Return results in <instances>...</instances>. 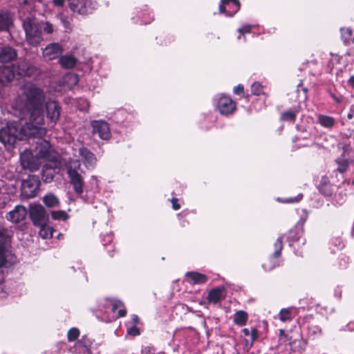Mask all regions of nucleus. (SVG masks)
<instances>
[{
    "mask_svg": "<svg viewBox=\"0 0 354 354\" xmlns=\"http://www.w3.org/2000/svg\"><path fill=\"white\" fill-rule=\"evenodd\" d=\"M46 97L44 90L33 83L23 86L21 95L13 104L14 114L20 120L28 119L23 124L13 121L0 129V142L12 147L17 140L34 136L41 138L47 131L45 127L44 104Z\"/></svg>",
    "mask_w": 354,
    "mask_h": 354,
    "instance_id": "1",
    "label": "nucleus"
},
{
    "mask_svg": "<svg viewBox=\"0 0 354 354\" xmlns=\"http://www.w3.org/2000/svg\"><path fill=\"white\" fill-rule=\"evenodd\" d=\"M64 166L70 183L72 185L75 194L84 202L93 203L94 200L93 195H89L88 191H86L85 195L83 194L84 178L82 175L83 171L81 169L80 160L69 158L65 162Z\"/></svg>",
    "mask_w": 354,
    "mask_h": 354,
    "instance_id": "2",
    "label": "nucleus"
},
{
    "mask_svg": "<svg viewBox=\"0 0 354 354\" xmlns=\"http://www.w3.org/2000/svg\"><path fill=\"white\" fill-rule=\"evenodd\" d=\"M24 30L26 33V39L28 44L37 46L43 40V34L36 17L29 14L28 16H19Z\"/></svg>",
    "mask_w": 354,
    "mask_h": 354,
    "instance_id": "3",
    "label": "nucleus"
},
{
    "mask_svg": "<svg viewBox=\"0 0 354 354\" xmlns=\"http://www.w3.org/2000/svg\"><path fill=\"white\" fill-rule=\"evenodd\" d=\"M98 310L104 314V319L106 322L124 317L127 313L124 305L120 301L108 298L100 303Z\"/></svg>",
    "mask_w": 354,
    "mask_h": 354,
    "instance_id": "4",
    "label": "nucleus"
},
{
    "mask_svg": "<svg viewBox=\"0 0 354 354\" xmlns=\"http://www.w3.org/2000/svg\"><path fill=\"white\" fill-rule=\"evenodd\" d=\"M36 157L41 161L48 160L53 165V167H57L59 162V156L53 149L49 142L46 140H41L37 147L35 151Z\"/></svg>",
    "mask_w": 354,
    "mask_h": 354,
    "instance_id": "5",
    "label": "nucleus"
},
{
    "mask_svg": "<svg viewBox=\"0 0 354 354\" xmlns=\"http://www.w3.org/2000/svg\"><path fill=\"white\" fill-rule=\"evenodd\" d=\"M68 5L74 13L86 15L97 8V3L95 0H68Z\"/></svg>",
    "mask_w": 354,
    "mask_h": 354,
    "instance_id": "6",
    "label": "nucleus"
},
{
    "mask_svg": "<svg viewBox=\"0 0 354 354\" xmlns=\"http://www.w3.org/2000/svg\"><path fill=\"white\" fill-rule=\"evenodd\" d=\"M16 262V257L8 249L5 237V231L0 227V270L3 266L9 267Z\"/></svg>",
    "mask_w": 354,
    "mask_h": 354,
    "instance_id": "7",
    "label": "nucleus"
},
{
    "mask_svg": "<svg viewBox=\"0 0 354 354\" xmlns=\"http://www.w3.org/2000/svg\"><path fill=\"white\" fill-rule=\"evenodd\" d=\"M40 180L37 176H29L27 179L24 180L21 183V196L24 198L35 197L39 191Z\"/></svg>",
    "mask_w": 354,
    "mask_h": 354,
    "instance_id": "8",
    "label": "nucleus"
},
{
    "mask_svg": "<svg viewBox=\"0 0 354 354\" xmlns=\"http://www.w3.org/2000/svg\"><path fill=\"white\" fill-rule=\"evenodd\" d=\"M214 102L221 115H228L236 109L235 102L228 96L220 94L214 97Z\"/></svg>",
    "mask_w": 354,
    "mask_h": 354,
    "instance_id": "9",
    "label": "nucleus"
},
{
    "mask_svg": "<svg viewBox=\"0 0 354 354\" xmlns=\"http://www.w3.org/2000/svg\"><path fill=\"white\" fill-rule=\"evenodd\" d=\"M44 108L46 111L47 125L48 127H53L60 117L61 106L56 101L45 102Z\"/></svg>",
    "mask_w": 354,
    "mask_h": 354,
    "instance_id": "10",
    "label": "nucleus"
},
{
    "mask_svg": "<svg viewBox=\"0 0 354 354\" xmlns=\"http://www.w3.org/2000/svg\"><path fill=\"white\" fill-rule=\"evenodd\" d=\"M274 251L272 257L262 265L266 271H270L276 267L279 266L280 260L279 257L283 248V237L279 236L274 244Z\"/></svg>",
    "mask_w": 354,
    "mask_h": 354,
    "instance_id": "11",
    "label": "nucleus"
},
{
    "mask_svg": "<svg viewBox=\"0 0 354 354\" xmlns=\"http://www.w3.org/2000/svg\"><path fill=\"white\" fill-rule=\"evenodd\" d=\"M20 162L24 169L31 171L37 170L41 165V161L28 149H25L20 153Z\"/></svg>",
    "mask_w": 354,
    "mask_h": 354,
    "instance_id": "12",
    "label": "nucleus"
},
{
    "mask_svg": "<svg viewBox=\"0 0 354 354\" xmlns=\"http://www.w3.org/2000/svg\"><path fill=\"white\" fill-rule=\"evenodd\" d=\"M30 216L35 225L39 226L46 224L48 220V216L44 207L39 204L30 206Z\"/></svg>",
    "mask_w": 354,
    "mask_h": 354,
    "instance_id": "13",
    "label": "nucleus"
},
{
    "mask_svg": "<svg viewBox=\"0 0 354 354\" xmlns=\"http://www.w3.org/2000/svg\"><path fill=\"white\" fill-rule=\"evenodd\" d=\"M93 132L97 133L102 140H107L111 138L110 128L107 122L103 120H93L91 122Z\"/></svg>",
    "mask_w": 354,
    "mask_h": 354,
    "instance_id": "14",
    "label": "nucleus"
},
{
    "mask_svg": "<svg viewBox=\"0 0 354 354\" xmlns=\"http://www.w3.org/2000/svg\"><path fill=\"white\" fill-rule=\"evenodd\" d=\"M63 47L59 43H51L42 49V55L46 60H53L62 54Z\"/></svg>",
    "mask_w": 354,
    "mask_h": 354,
    "instance_id": "15",
    "label": "nucleus"
},
{
    "mask_svg": "<svg viewBox=\"0 0 354 354\" xmlns=\"http://www.w3.org/2000/svg\"><path fill=\"white\" fill-rule=\"evenodd\" d=\"M78 155L87 169H93L95 167L97 158L89 149L84 147H80L78 149Z\"/></svg>",
    "mask_w": 354,
    "mask_h": 354,
    "instance_id": "16",
    "label": "nucleus"
},
{
    "mask_svg": "<svg viewBox=\"0 0 354 354\" xmlns=\"http://www.w3.org/2000/svg\"><path fill=\"white\" fill-rule=\"evenodd\" d=\"M240 6L239 0H221L219 10L221 12L225 13L226 16L232 17L238 12Z\"/></svg>",
    "mask_w": 354,
    "mask_h": 354,
    "instance_id": "17",
    "label": "nucleus"
},
{
    "mask_svg": "<svg viewBox=\"0 0 354 354\" xmlns=\"http://www.w3.org/2000/svg\"><path fill=\"white\" fill-rule=\"evenodd\" d=\"M17 58V52L9 45L0 44V62L7 63Z\"/></svg>",
    "mask_w": 354,
    "mask_h": 354,
    "instance_id": "18",
    "label": "nucleus"
},
{
    "mask_svg": "<svg viewBox=\"0 0 354 354\" xmlns=\"http://www.w3.org/2000/svg\"><path fill=\"white\" fill-rule=\"evenodd\" d=\"M27 213V209L24 206L17 205L14 209L8 213L6 218L12 223H18L25 219Z\"/></svg>",
    "mask_w": 354,
    "mask_h": 354,
    "instance_id": "19",
    "label": "nucleus"
},
{
    "mask_svg": "<svg viewBox=\"0 0 354 354\" xmlns=\"http://www.w3.org/2000/svg\"><path fill=\"white\" fill-rule=\"evenodd\" d=\"M15 66H1L0 67V85L4 86L10 82L15 77Z\"/></svg>",
    "mask_w": 354,
    "mask_h": 354,
    "instance_id": "20",
    "label": "nucleus"
},
{
    "mask_svg": "<svg viewBox=\"0 0 354 354\" xmlns=\"http://www.w3.org/2000/svg\"><path fill=\"white\" fill-rule=\"evenodd\" d=\"M224 290L223 287H217L211 290L207 297L208 302L216 304L221 301L225 297Z\"/></svg>",
    "mask_w": 354,
    "mask_h": 354,
    "instance_id": "21",
    "label": "nucleus"
},
{
    "mask_svg": "<svg viewBox=\"0 0 354 354\" xmlns=\"http://www.w3.org/2000/svg\"><path fill=\"white\" fill-rule=\"evenodd\" d=\"M319 191L326 196H330L335 192L337 187L329 183L328 178H322L320 184L318 186Z\"/></svg>",
    "mask_w": 354,
    "mask_h": 354,
    "instance_id": "22",
    "label": "nucleus"
},
{
    "mask_svg": "<svg viewBox=\"0 0 354 354\" xmlns=\"http://www.w3.org/2000/svg\"><path fill=\"white\" fill-rule=\"evenodd\" d=\"M186 279L187 282L191 284H203L207 281L206 275L197 272H187Z\"/></svg>",
    "mask_w": 354,
    "mask_h": 354,
    "instance_id": "23",
    "label": "nucleus"
},
{
    "mask_svg": "<svg viewBox=\"0 0 354 354\" xmlns=\"http://www.w3.org/2000/svg\"><path fill=\"white\" fill-rule=\"evenodd\" d=\"M59 63L63 68H73L77 63V59L72 55H64L59 57Z\"/></svg>",
    "mask_w": 354,
    "mask_h": 354,
    "instance_id": "24",
    "label": "nucleus"
},
{
    "mask_svg": "<svg viewBox=\"0 0 354 354\" xmlns=\"http://www.w3.org/2000/svg\"><path fill=\"white\" fill-rule=\"evenodd\" d=\"M317 122L324 128L331 129L335 124V119L331 116L319 114L317 115Z\"/></svg>",
    "mask_w": 354,
    "mask_h": 354,
    "instance_id": "25",
    "label": "nucleus"
},
{
    "mask_svg": "<svg viewBox=\"0 0 354 354\" xmlns=\"http://www.w3.org/2000/svg\"><path fill=\"white\" fill-rule=\"evenodd\" d=\"M78 77L74 73H66L62 79L61 83L67 89H71L78 83Z\"/></svg>",
    "mask_w": 354,
    "mask_h": 354,
    "instance_id": "26",
    "label": "nucleus"
},
{
    "mask_svg": "<svg viewBox=\"0 0 354 354\" xmlns=\"http://www.w3.org/2000/svg\"><path fill=\"white\" fill-rule=\"evenodd\" d=\"M248 319V315L246 312L243 310H238L234 315L233 322L239 326L245 325Z\"/></svg>",
    "mask_w": 354,
    "mask_h": 354,
    "instance_id": "27",
    "label": "nucleus"
},
{
    "mask_svg": "<svg viewBox=\"0 0 354 354\" xmlns=\"http://www.w3.org/2000/svg\"><path fill=\"white\" fill-rule=\"evenodd\" d=\"M138 17L140 18V23L147 24H149L153 19V16L147 9H144L140 12H138ZM135 23H139L138 20L135 21Z\"/></svg>",
    "mask_w": 354,
    "mask_h": 354,
    "instance_id": "28",
    "label": "nucleus"
},
{
    "mask_svg": "<svg viewBox=\"0 0 354 354\" xmlns=\"http://www.w3.org/2000/svg\"><path fill=\"white\" fill-rule=\"evenodd\" d=\"M39 227H40L39 234L42 239H47L53 237L54 230L53 227L47 225V223Z\"/></svg>",
    "mask_w": 354,
    "mask_h": 354,
    "instance_id": "29",
    "label": "nucleus"
},
{
    "mask_svg": "<svg viewBox=\"0 0 354 354\" xmlns=\"http://www.w3.org/2000/svg\"><path fill=\"white\" fill-rule=\"evenodd\" d=\"M29 65L26 60L19 61L17 65H14L15 75L24 76Z\"/></svg>",
    "mask_w": 354,
    "mask_h": 354,
    "instance_id": "30",
    "label": "nucleus"
},
{
    "mask_svg": "<svg viewBox=\"0 0 354 354\" xmlns=\"http://www.w3.org/2000/svg\"><path fill=\"white\" fill-rule=\"evenodd\" d=\"M43 202L48 207H55L58 206L59 200L56 196L53 194H48L43 197Z\"/></svg>",
    "mask_w": 354,
    "mask_h": 354,
    "instance_id": "31",
    "label": "nucleus"
},
{
    "mask_svg": "<svg viewBox=\"0 0 354 354\" xmlns=\"http://www.w3.org/2000/svg\"><path fill=\"white\" fill-rule=\"evenodd\" d=\"M353 30L350 28H341L342 38L344 43L351 44L354 42V39L352 35Z\"/></svg>",
    "mask_w": 354,
    "mask_h": 354,
    "instance_id": "32",
    "label": "nucleus"
},
{
    "mask_svg": "<svg viewBox=\"0 0 354 354\" xmlns=\"http://www.w3.org/2000/svg\"><path fill=\"white\" fill-rule=\"evenodd\" d=\"M11 19L6 14L0 12V30H8L11 25Z\"/></svg>",
    "mask_w": 354,
    "mask_h": 354,
    "instance_id": "33",
    "label": "nucleus"
},
{
    "mask_svg": "<svg viewBox=\"0 0 354 354\" xmlns=\"http://www.w3.org/2000/svg\"><path fill=\"white\" fill-rule=\"evenodd\" d=\"M39 26L41 31L43 30L46 34H52L54 32L53 25L48 21H39Z\"/></svg>",
    "mask_w": 354,
    "mask_h": 354,
    "instance_id": "34",
    "label": "nucleus"
},
{
    "mask_svg": "<svg viewBox=\"0 0 354 354\" xmlns=\"http://www.w3.org/2000/svg\"><path fill=\"white\" fill-rule=\"evenodd\" d=\"M292 319L290 309L283 308L279 313V319L282 322L290 321Z\"/></svg>",
    "mask_w": 354,
    "mask_h": 354,
    "instance_id": "35",
    "label": "nucleus"
},
{
    "mask_svg": "<svg viewBox=\"0 0 354 354\" xmlns=\"http://www.w3.org/2000/svg\"><path fill=\"white\" fill-rule=\"evenodd\" d=\"M51 216L54 220L66 221L68 218L67 213L64 210L53 211Z\"/></svg>",
    "mask_w": 354,
    "mask_h": 354,
    "instance_id": "36",
    "label": "nucleus"
},
{
    "mask_svg": "<svg viewBox=\"0 0 354 354\" xmlns=\"http://www.w3.org/2000/svg\"><path fill=\"white\" fill-rule=\"evenodd\" d=\"M337 163L338 165L337 170L340 173H344L347 170L350 162L347 159L339 158L337 160Z\"/></svg>",
    "mask_w": 354,
    "mask_h": 354,
    "instance_id": "37",
    "label": "nucleus"
},
{
    "mask_svg": "<svg viewBox=\"0 0 354 354\" xmlns=\"http://www.w3.org/2000/svg\"><path fill=\"white\" fill-rule=\"evenodd\" d=\"M39 74H40V71L37 67L34 66L32 65H29L28 68L26 71L24 76L35 77L38 76Z\"/></svg>",
    "mask_w": 354,
    "mask_h": 354,
    "instance_id": "38",
    "label": "nucleus"
},
{
    "mask_svg": "<svg viewBox=\"0 0 354 354\" xmlns=\"http://www.w3.org/2000/svg\"><path fill=\"white\" fill-rule=\"evenodd\" d=\"M80 335V330L77 328H71L67 333V338L69 342H73L77 339Z\"/></svg>",
    "mask_w": 354,
    "mask_h": 354,
    "instance_id": "39",
    "label": "nucleus"
},
{
    "mask_svg": "<svg viewBox=\"0 0 354 354\" xmlns=\"http://www.w3.org/2000/svg\"><path fill=\"white\" fill-rule=\"evenodd\" d=\"M251 92L256 95L261 94L263 93V86L258 82L253 83L251 86Z\"/></svg>",
    "mask_w": 354,
    "mask_h": 354,
    "instance_id": "40",
    "label": "nucleus"
},
{
    "mask_svg": "<svg viewBox=\"0 0 354 354\" xmlns=\"http://www.w3.org/2000/svg\"><path fill=\"white\" fill-rule=\"evenodd\" d=\"M93 341L86 335H84L80 340L79 344L86 349H88L92 345Z\"/></svg>",
    "mask_w": 354,
    "mask_h": 354,
    "instance_id": "41",
    "label": "nucleus"
},
{
    "mask_svg": "<svg viewBox=\"0 0 354 354\" xmlns=\"http://www.w3.org/2000/svg\"><path fill=\"white\" fill-rule=\"evenodd\" d=\"M296 115L294 112L291 111H288L286 112H284L281 115V120H288V121H295Z\"/></svg>",
    "mask_w": 354,
    "mask_h": 354,
    "instance_id": "42",
    "label": "nucleus"
},
{
    "mask_svg": "<svg viewBox=\"0 0 354 354\" xmlns=\"http://www.w3.org/2000/svg\"><path fill=\"white\" fill-rule=\"evenodd\" d=\"M242 333L245 336H249L250 335V331L248 328H243L242 330ZM257 331L256 329L253 328L251 332V341L254 342L257 338Z\"/></svg>",
    "mask_w": 354,
    "mask_h": 354,
    "instance_id": "43",
    "label": "nucleus"
},
{
    "mask_svg": "<svg viewBox=\"0 0 354 354\" xmlns=\"http://www.w3.org/2000/svg\"><path fill=\"white\" fill-rule=\"evenodd\" d=\"M302 197H303V195L299 194L297 196H295V197L286 198L283 199L282 201V202L286 203H297V202H299V201H301Z\"/></svg>",
    "mask_w": 354,
    "mask_h": 354,
    "instance_id": "44",
    "label": "nucleus"
},
{
    "mask_svg": "<svg viewBox=\"0 0 354 354\" xmlns=\"http://www.w3.org/2000/svg\"><path fill=\"white\" fill-rule=\"evenodd\" d=\"M140 333V330L136 326H131L127 328V334L129 335L138 336Z\"/></svg>",
    "mask_w": 354,
    "mask_h": 354,
    "instance_id": "45",
    "label": "nucleus"
},
{
    "mask_svg": "<svg viewBox=\"0 0 354 354\" xmlns=\"http://www.w3.org/2000/svg\"><path fill=\"white\" fill-rule=\"evenodd\" d=\"M308 332L310 335H317L322 333V329L318 326H310L308 327Z\"/></svg>",
    "mask_w": 354,
    "mask_h": 354,
    "instance_id": "46",
    "label": "nucleus"
},
{
    "mask_svg": "<svg viewBox=\"0 0 354 354\" xmlns=\"http://www.w3.org/2000/svg\"><path fill=\"white\" fill-rule=\"evenodd\" d=\"M60 21H61V24H62V26L64 27V28L66 30H71V23L70 21H68V18L65 16H61L60 17Z\"/></svg>",
    "mask_w": 354,
    "mask_h": 354,
    "instance_id": "47",
    "label": "nucleus"
},
{
    "mask_svg": "<svg viewBox=\"0 0 354 354\" xmlns=\"http://www.w3.org/2000/svg\"><path fill=\"white\" fill-rule=\"evenodd\" d=\"M299 239V236L295 230H291L288 232V240L289 241H295Z\"/></svg>",
    "mask_w": 354,
    "mask_h": 354,
    "instance_id": "48",
    "label": "nucleus"
},
{
    "mask_svg": "<svg viewBox=\"0 0 354 354\" xmlns=\"http://www.w3.org/2000/svg\"><path fill=\"white\" fill-rule=\"evenodd\" d=\"M252 26L250 24H245L241 28H240L238 31L240 34L244 35L245 33H249L251 31Z\"/></svg>",
    "mask_w": 354,
    "mask_h": 354,
    "instance_id": "49",
    "label": "nucleus"
},
{
    "mask_svg": "<svg viewBox=\"0 0 354 354\" xmlns=\"http://www.w3.org/2000/svg\"><path fill=\"white\" fill-rule=\"evenodd\" d=\"M332 244L337 247V250H341L344 247V243L339 239H333Z\"/></svg>",
    "mask_w": 354,
    "mask_h": 354,
    "instance_id": "50",
    "label": "nucleus"
},
{
    "mask_svg": "<svg viewBox=\"0 0 354 354\" xmlns=\"http://www.w3.org/2000/svg\"><path fill=\"white\" fill-rule=\"evenodd\" d=\"M244 92L243 86L241 84H239L238 86L234 88V93L236 95H243Z\"/></svg>",
    "mask_w": 354,
    "mask_h": 354,
    "instance_id": "51",
    "label": "nucleus"
},
{
    "mask_svg": "<svg viewBox=\"0 0 354 354\" xmlns=\"http://www.w3.org/2000/svg\"><path fill=\"white\" fill-rule=\"evenodd\" d=\"M44 180L46 183H50L53 180L54 176L53 174H45V172H44L43 174Z\"/></svg>",
    "mask_w": 354,
    "mask_h": 354,
    "instance_id": "52",
    "label": "nucleus"
},
{
    "mask_svg": "<svg viewBox=\"0 0 354 354\" xmlns=\"http://www.w3.org/2000/svg\"><path fill=\"white\" fill-rule=\"evenodd\" d=\"M66 0H52L53 5L56 7H63Z\"/></svg>",
    "mask_w": 354,
    "mask_h": 354,
    "instance_id": "53",
    "label": "nucleus"
},
{
    "mask_svg": "<svg viewBox=\"0 0 354 354\" xmlns=\"http://www.w3.org/2000/svg\"><path fill=\"white\" fill-rule=\"evenodd\" d=\"M171 201L172 207H173L174 209L178 210V209H179L180 208V205L178 203V199L177 198H172Z\"/></svg>",
    "mask_w": 354,
    "mask_h": 354,
    "instance_id": "54",
    "label": "nucleus"
},
{
    "mask_svg": "<svg viewBox=\"0 0 354 354\" xmlns=\"http://www.w3.org/2000/svg\"><path fill=\"white\" fill-rule=\"evenodd\" d=\"M138 322H139V318H138V315H133L131 317V326H136L137 324L138 323Z\"/></svg>",
    "mask_w": 354,
    "mask_h": 354,
    "instance_id": "55",
    "label": "nucleus"
},
{
    "mask_svg": "<svg viewBox=\"0 0 354 354\" xmlns=\"http://www.w3.org/2000/svg\"><path fill=\"white\" fill-rule=\"evenodd\" d=\"M347 118L349 120H351L354 118V105L351 106L350 111L347 115Z\"/></svg>",
    "mask_w": 354,
    "mask_h": 354,
    "instance_id": "56",
    "label": "nucleus"
},
{
    "mask_svg": "<svg viewBox=\"0 0 354 354\" xmlns=\"http://www.w3.org/2000/svg\"><path fill=\"white\" fill-rule=\"evenodd\" d=\"M19 3L20 5H28L29 4L32 0H17Z\"/></svg>",
    "mask_w": 354,
    "mask_h": 354,
    "instance_id": "57",
    "label": "nucleus"
},
{
    "mask_svg": "<svg viewBox=\"0 0 354 354\" xmlns=\"http://www.w3.org/2000/svg\"><path fill=\"white\" fill-rule=\"evenodd\" d=\"M348 84L354 88V75L351 76L348 80Z\"/></svg>",
    "mask_w": 354,
    "mask_h": 354,
    "instance_id": "58",
    "label": "nucleus"
},
{
    "mask_svg": "<svg viewBox=\"0 0 354 354\" xmlns=\"http://www.w3.org/2000/svg\"><path fill=\"white\" fill-rule=\"evenodd\" d=\"M330 96L333 98V100L337 102V103H340L341 102V100L337 97L336 95H335L334 94L331 93L330 94Z\"/></svg>",
    "mask_w": 354,
    "mask_h": 354,
    "instance_id": "59",
    "label": "nucleus"
},
{
    "mask_svg": "<svg viewBox=\"0 0 354 354\" xmlns=\"http://www.w3.org/2000/svg\"><path fill=\"white\" fill-rule=\"evenodd\" d=\"M344 261V264H342V263H340V266L341 267H346V264L348 263V258H345L344 259H342Z\"/></svg>",
    "mask_w": 354,
    "mask_h": 354,
    "instance_id": "60",
    "label": "nucleus"
},
{
    "mask_svg": "<svg viewBox=\"0 0 354 354\" xmlns=\"http://www.w3.org/2000/svg\"><path fill=\"white\" fill-rule=\"evenodd\" d=\"M296 140H297V138L293 139V142H296Z\"/></svg>",
    "mask_w": 354,
    "mask_h": 354,
    "instance_id": "61",
    "label": "nucleus"
},
{
    "mask_svg": "<svg viewBox=\"0 0 354 354\" xmlns=\"http://www.w3.org/2000/svg\"><path fill=\"white\" fill-rule=\"evenodd\" d=\"M92 178H93L94 180H96V178H95V177L94 176H92Z\"/></svg>",
    "mask_w": 354,
    "mask_h": 354,
    "instance_id": "62",
    "label": "nucleus"
},
{
    "mask_svg": "<svg viewBox=\"0 0 354 354\" xmlns=\"http://www.w3.org/2000/svg\"><path fill=\"white\" fill-rule=\"evenodd\" d=\"M352 234H353V235L354 236V227H353V230Z\"/></svg>",
    "mask_w": 354,
    "mask_h": 354,
    "instance_id": "63",
    "label": "nucleus"
},
{
    "mask_svg": "<svg viewBox=\"0 0 354 354\" xmlns=\"http://www.w3.org/2000/svg\"><path fill=\"white\" fill-rule=\"evenodd\" d=\"M351 324L353 325V328H354V324Z\"/></svg>",
    "mask_w": 354,
    "mask_h": 354,
    "instance_id": "64",
    "label": "nucleus"
}]
</instances>
